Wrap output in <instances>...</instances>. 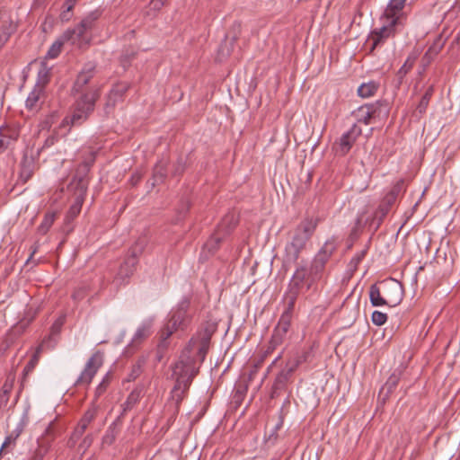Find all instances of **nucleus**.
I'll return each mask as SVG.
<instances>
[{
    "label": "nucleus",
    "mask_w": 460,
    "mask_h": 460,
    "mask_svg": "<svg viewBox=\"0 0 460 460\" xmlns=\"http://www.w3.org/2000/svg\"><path fill=\"white\" fill-rule=\"evenodd\" d=\"M336 248L335 239L330 238L314 255L309 267L302 264L297 266L289 282V289L293 295L290 306L294 305V300L298 294L309 290L323 279L325 265Z\"/></svg>",
    "instance_id": "nucleus-1"
},
{
    "label": "nucleus",
    "mask_w": 460,
    "mask_h": 460,
    "mask_svg": "<svg viewBox=\"0 0 460 460\" xmlns=\"http://www.w3.org/2000/svg\"><path fill=\"white\" fill-rule=\"evenodd\" d=\"M172 369V376L175 378V385L171 392V399L178 406L183 400L192 379L198 374L199 367L193 366V359L185 352L181 355Z\"/></svg>",
    "instance_id": "nucleus-2"
},
{
    "label": "nucleus",
    "mask_w": 460,
    "mask_h": 460,
    "mask_svg": "<svg viewBox=\"0 0 460 460\" xmlns=\"http://www.w3.org/2000/svg\"><path fill=\"white\" fill-rule=\"evenodd\" d=\"M317 224V219L307 217L296 226L285 246L284 261L286 263H295L299 259L306 243L314 233Z\"/></svg>",
    "instance_id": "nucleus-3"
},
{
    "label": "nucleus",
    "mask_w": 460,
    "mask_h": 460,
    "mask_svg": "<svg viewBox=\"0 0 460 460\" xmlns=\"http://www.w3.org/2000/svg\"><path fill=\"white\" fill-rule=\"evenodd\" d=\"M99 16L98 11L91 12L76 26L66 29L61 35L62 40L75 49L87 48L92 40L91 31Z\"/></svg>",
    "instance_id": "nucleus-4"
},
{
    "label": "nucleus",
    "mask_w": 460,
    "mask_h": 460,
    "mask_svg": "<svg viewBox=\"0 0 460 460\" xmlns=\"http://www.w3.org/2000/svg\"><path fill=\"white\" fill-rule=\"evenodd\" d=\"M100 96L99 89L91 88L82 93L75 102L71 115L63 119V125L79 126L82 125L93 111L95 102Z\"/></svg>",
    "instance_id": "nucleus-5"
},
{
    "label": "nucleus",
    "mask_w": 460,
    "mask_h": 460,
    "mask_svg": "<svg viewBox=\"0 0 460 460\" xmlns=\"http://www.w3.org/2000/svg\"><path fill=\"white\" fill-rule=\"evenodd\" d=\"M379 22L380 27L373 30L368 36L367 42L370 44L371 51L383 45L389 38L394 37L404 27L395 23L394 20H389L383 16H380Z\"/></svg>",
    "instance_id": "nucleus-6"
},
{
    "label": "nucleus",
    "mask_w": 460,
    "mask_h": 460,
    "mask_svg": "<svg viewBox=\"0 0 460 460\" xmlns=\"http://www.w3.org/2000/svg\"><path fill=\"white\" fill-rule=\"evenodd\" d=\"M144 245L145 242L142 241L140 243H137L134 247L131 248L129 254L120 265L118 273L114 278V282L116 285H124L128 283V279L133 275L136 270L137 256L143 251Z\"/></svg>",
    "instance_id": "nucleus-7"
},
{
    "label": "nucleus",
    "mask_w": 460,
    "mask_h": 460,
    "mask_svg": "<svg viewBox=\"0 0 460 460\" xmlns=\"http://www.w3.org/2000/svg\"><path fill=\"white\" fill-rule=\"evenodd\" d=\"M88 181L84 176L75 177L69 185V189L74 192V202L66 214V220H73L81 211L84 200Z\"/></svg>",
    "instance_id": "nucleus-8"
},
{
    "label": "nucleus",
    "mask_w": 460,
    "mask_h": 460,
    "mask_svg": "<svg viewBox=\"0 0 460 460\" xmlns=\"http://www.w3.org/2000/svg\"><path fill=\"white\" fill-rule=\"evenodd\" d=\"M189 305V301L183 299L179 303L177 308L172 312L169 323L162 332V338L164 340L168 339L174 331L183 329L186 326L189 321V315L187 314Z\"/></svg>",
    "instance_id": "nucleus-9"
},
{
    "label": "nucleus",
    "mask_w": 460,
    "mask_h": 460,
    "mask_svg": "<svg viewBox=\"0 0 460 460\" xmlns=\"http://www.w3.org/2000/svg\"><path fill=\"white\" fill-rule=\"evenodd\" d=\"M210 342V334L207 332L199 333L193 337L181 355L187 352L193 359V366L196 367V358L202 362L205 359Z\"/></svg>",
    "instance_id": "nucleus-10"
},
{
    "label": "nucleus",
    "mask_w": 460,
    "mask_h": 460,
    "mask_svg": "<svg viewBox=\"0 0 460 460\" xmlns=\"http://www.w3.org/2000/svg\"><path fill=\"white\" fill-rule=\"evenodd\" d=\"M102 364L103 354L100 351L93 353L87 360L83 371L76 379L75 384L78 385H88Z\"/></svg>",
    "instance_id": "nucleus-11"
},
{
    "label": "nucleus",
    "mask_w": 460,
    "mask_h": 460,
    "mask_svg": "<svg viewBox=\"0 0 460 460\" xmlns=\"http://www.w3.org/2000/svg\"><path fill=\"white\" fill-rule=\"evenodd\" d=\"M290 319L289 312L286 311L282 314L278 324L274 328L266 354L271 353L277 347L282 344L290 327Z\"/></svg>",
    "instance_id": "nucleus-12"
},
{
    "label": "nucleus",
    "mask_w": 460,
    "mask_h": 460,
    "mask_svg": "<svg viewBox=\"0 0 460 460\" xmlns=\"http://www.w3.org/2000/svg\"><path fill=\"white\" fill-rule=\"evenodd\" d=\"M361 134V128L358 126V124H353L352 127L347 132L343 133L340 139L335 143L336 153L340 155H347Z\"/></svg>",
    "instance_id": "nucleus-13"
},
{
    "label": "nucleus",
    "mask_w": 460,
    "mask_h": 460,
    "mask_svg": "<svg viewBox=\"0 0 460 460\" xmlns=\"http://www.w3.org/2000/svg\"><path fill=\"white\" fill-rule=\"evenodd\" d=\"M407 0H390L381 16L394 20L395 23L405 25L407 15L404 12Z\"/></svg>",
    "instance_id": "nucleus-14"
},
{
    "label": "nucleus",
    "mask_w": 460,
    "mask_h": 460,
    "mask_svg": "<svg viewBox=\"0 0 460 460\" xmlns=\"http://www.w3.org/2000/svg\"><path fill=\"white\" fill-rule=\"evenodd\" d=\"M382 105L378 102L362 105L354 111L358 123L371 124L380 116Z\"/></svg>",
    "instance_id": "nucleus-15"
},
{
    "label": "nucleus",
    "mask_w": 460,
    "mask_h": 460,
    "mask_svg": "<svg viewBox=\"0 0 460 460\" xmlns=\"http://www.w3.org/2000/svg\"><path fill=\"white\" fill-rule=\"evenodd\" d=\"M383 293L386 305L390 307L399 305L403 297L402 287L398 281L394 280L385 284Z\"/></svg>",
    "instance_id": "nucleus-16"
},
{
    "label": "nucleus",
    "mask_w": 460,
    "mask_h": 460,
    "mask_svg": "<svg viewBox=\"0 0 460 460\" xmlns=\"http://www.w3.org/2000/svg\"><path fill=\"white\" fill-rule=\"evenodd\" d=\"M95 70V65L92 62L86 63L79 74L74 83L73 92L81 93L84 90V87L88 84L91 78L93 76Z\"/></svg>",
    "instance_id": "nucleus-17"
},
{
    "label": "nucleus",
    "mask_w": 460,
    "mask_h": 460,
    "mask_svg": "<svg viewBox=\"0 0 460 460\" xmlns=\"http://www.w3.org/2000/svg\"><path fill=\"white\" fill-rule=\"evenodd\" d=\"M52 424L50 423L45 429L44 435L38 439V447L31 457V460H43L50 447L52 437Z\"/></svg>",
    "instance_id": "nucleus-18"
},
{
    "label": "nucleus",
    "mask_w": 460,
    "mask_h": 460,
    "mask_svg": "<svg viewBox=\"0 0 460 460\" xmlns=\"http://www.w3.org/2000/svg\"><path fill=\"white\" fill-rule=\"evenodd\" d=\"M18 132L16 129L9 127L0 128V155L3 154L9 146L17 139Z\"/></svg>",
    "instance_id": "nucleus-19"
},
{
    "label": "nucleus",
    "mask_w": 460,
    "mask_h": 460,
    "mask_svg": "<svg viewBox=\"0 0 460 460\" xmlns=\"http://www.w3.org/2000/svg\"><path fill=\"white\" fill-rule=\"evenodd\" d=\"M127 90L126 84L121 83L114 85L108 95L107 106H114L117 102L121 100Z\"/></svg>",
    "instance_id": "nucleus-20"
},
{
    "label": "nucleus",
    "mask_w": 460,
    "mask_h": 460,
    "mask_svg": "<svg viewBox=\"0 0 460 460\" xmlns=\"http://www.w3.org/2000/svg\"><path fill=\"white\" fill-rule=\"evenodd\" d=\"M378 87V83L375 81L363 83L358 88V94L362 98H369L376 93Z\"/></svg>",
    "instance_id": "nucleus-21"
},
{
    "label": "nucleus",
    "mask_w": 460,
    "mask_h": 460,
    "mask_svg": "<svg viewBox=\"0 0 460 460\" xmlns=\"http://www.w3.org/2000/svg\"><path fill=\"white\" fill-rule=\"evenodd\" d=\"M43 89L39 86H34L32 91L29 93L26 99V108L32 111L38 108V102L43 94Z\"/></svg>",
    "instance_id": "nucleus-22"
},
{
    "label": "nucleus",
    "mask_w": 460,
    "mask_h": 460,
    "mask_svg": "<svg viewBox=\"0 0 460 460\" xmlns=\"http://www.w3.org/2000/svg\"><path fill=\"white\" fill-rule=\"evenodd\" d=\"M51 68L47 66L45 62H41L40 67L37 75V82L35 86H39L44 90L45 85L48 84L50 76Z\"/></svg>",
    "instance_id": "nucleus-23"
},
{
    "label": "nucleus",
    "mask_w": 460,
    "mask_h": 460,
    "mask_svg": "<svg viewBox=\"0 0 460 460\" xmlns=\"http://www.w3.org/2000/svg\"><path fill=\"white\" fill-rule=\"evenodd\" d=\"M369 299L373 306L386 305L384 293L381 294L379 288L376 285H372L369 289Z\"/></svg>",
    "instance_id": "nucleus-24"
},
{
    "label": "nucleus",
    "mask_w": 460,
    "mask_h": 460,
    "mask_svg": "<svg viewBox=\"0 0 460 460\" xmlns=\"http://www.w3.org/2000/svg\"><path fill=\"white\" fill-rule=\"evenodd\" d=\"M292 372V367L280 371L275 378L273 385L274 390H282L286 386L289 377L291 376Z\"/></svg>",
    "instance_id": "nucleus-25"
},
{
    "label": "nucleus",
    "mask_w": 460,
    "mask_h": 460,
    "mask_svg": "<svg viewBox=\"0 0 460 460\" xmlns=\"http://www.w3.org/2000/svg\"><path fill=\"white\" fill-rule=\"evenodd\" d=\"M13 31L12 22L4 20L0 22V49L5 44Z\"/></svg>",
    "instance_id": "nucleus-26"
},
{
    "label": "nucleus",
    "mask_w": 460,
    "mask_h": 460,
    "mask_svg": "<svg viewBox=\"0 0 460 460\" xmlns=\"http://www.w3.org/2000/svg\"><path fill=\"white\" fill-rule=\"evenodd\" d=\"M152 326V321L148 320L144 322L136 331L135 335L132 339V343L138 342L142 339L148 336Z\"/></svg>",
    "instance_id": "nucleus-27"
},
{
    "label": "nucleus",
    "mask_w": 460,
    "mask_h": 460,
    "mask_svg": "<svg viewBox=\"0 0 460 460\" xmlns=\"http://www.w3.org/2000/svg\"><path fill=\"white\" fill-rule=\"evenodd\" d=\"M442 46L439 44V42H435L429 48V49L426 51L422 58L424 67L427 66L432 61V59L438 54Z\"/></svg>",
    "instance_id": "nucleus-28"
},
{
    "label": "nucleus",
    "mask_w": 460,
    "mask_h": 460,
    "mask_svg": "<svg viewBox=\"0 0 460 460\" xmlns=\"http://www.w3.org/2000/svg\"><path fill=\"white\" fill-rule=\"evenodd\" d=\"M22 431V425H18L8 436H6L4 441L3 445H2V447L0 449V453L4 448L8 447L9 446L14 445L16 439L21 435Z\"/></svg>",
    "instance_id": "nucleus-29"
},
{
    "label": "nucleus",
    "mask_w": 460,
    "mask_h": 460,
    "mask_svg": "<svg viewBox=\"0 0 460 460\" xmlns=\"http://www.w3.org/2000/svg\"><path fill=\"white\" fill-rule=\"evenodd\" d=\"M66 44L65 41L62 40V37L60 36L52 45L49 47L46 58H56L61 52L62 46Z\"/></svg>",
    "instance_id": "nucleus-30"
},
{
    "label": "nucleus",
    "mask_w": 460,
    "mask_h": 460,
    "mask_svg": "<svg viewBox=\"0 0 460 460\" xmlns=\"http://www.w3.org/2000/svg\"><path fill=\"white\" fill-rule=\"evenodd\" d=\"M54 220H55L54 213L46 214L42 222L40 223V225L38 227L39 233L41 234H45L49 230L51 226L53 225Z\"/></svg>",
    "instance_id": "nucleus-31"
},
{
    "label": "nucleus",
    "mask_w": 460,
    "mask_h": 460,
    "mask_svg": "<svg viewBox=\"0 0 460 460\" xmlns=\"http://www.w3.org/2000/svg\"><path fill=\"white\" fill-rule=\"evenodd\" d=\"M141 397V390L135 389L133 390L128 396L126 402H124V410H130L140 399Z\"/></svg>",
    "instance_id": "nucleus-32"
},
{
    "label": "nucleus",
    "mask_w": 460,
    "mask_h": 460,
    "mask_svg": "<svg viewBox=\"0 0 460 460\" xmlns=\"http://www.w3.org/2000/svg\"><path fill=\"white\" fill-rule=\"evenodd\" d=\"M432 93H433V88L430 86L427 91L426 93H424V95L421 97L418 106H417V110L420 113H423L425 112L428 105H429V100H430V97L432 95Z\"/></svg>",
    "instance_id": "nucleus-33"
},
{
    "label": "nucleus",
    "mask_w": 460,
    "mask_h": 460,
    "mask_svg": "<svg viewBox=\"0 0 460 460\" xmlns=\"http://www.w3.org/2000/svg\"><path fill=\"white\" fill-rule=\"evenodd\" d=\"M111 381V373L108 372L95 389V398L100 397L107 389Z\"/></svg>",
    "instance_id": "nucleus-34"
},
{
    "label": "nucleus",
    "mask_w": 460,
    "mask_h": 460,
    "mask_svg": "<svg viewBox=\"0 0 460 460\" xmlns=\"http://www.w3.org/2000/svg\"><path fill=\"white\" fill-rule=\"evenodd\" d=\"M371 320L375 325L381 326L386 323L387 315L383 312L376 310L372 313Z\"/></svg>",
    "instance_id": "nucleus-35"
},
{
    "label": "nucleus",
    "mask_w": 460,
    "mask_h": 460,
    "mask_svg": "<svg viewBox=\"0 0 460 460\" xmlns=\"http://www.w3.org/2000/svg\"><path fill=\"white\" fill-rule=\"evenodd\" d=\"M165 176L164 164H157L155 167L154 171V182L153 185L157 184L159 182H162L164 181V178Z\"/></svg>",
    "instance_id": "nucleus-36"
},
{
    "label": "nucleus",
    "mask_w": 460,
    "mask_h": 460,
    "mask_svg": "<svg viewBox=\"0 0 460 460\" xmlns=\"http://www.w3.org/2000/svg\"><path fill=\"white\" fill-rule=\"evenodd\" d=\"M32 170L31 168V164L26 162L22 163V169L20 172V179L22 181L26 182L31 176Z\"/></svg>",
    "instance_id": "nucleus-37"
},
{
    "label": "nucleus",
    "mask_w": 460,
    "mask_h": 460,
    "mask_svg": "<svg viewBox=\"0 0 460 460\" xmlns=\"http://www.w3.org/2000/svg\"><path fill=\"white\" fill-rule=\"evenodd\" d=\"M97 413V407L93 405L83 416L81 421L89 425L91 421L95 418Z\"/></svg>",
    "instance_id": "nucleus-38"
},
{
    "label": "nucleus",
    "mask_w": 460,
    "mask_h": 460,
    "mask_svg": "<svg viewBox=\"0 0 460 460\" xmlns=\"http://www.w3.org/2000/svg\"><path fill=\"white\" fill-rule=\"evenodd\" d=\"M9 401V388L6 385L4 386L3 392L0 394V408H4L7 405Z\"/></svg>",
    "instance_id": "nucleus-39"
},
{
    "label": "nucleus",
    "mask_w": 460,
    "mask_h": 460,
    "mask_svg": "<svg viewBox=\"0 0 460 460\" xmlns=\"http://www.w3.org/2000/svg\"><path fill=\"white\" fill-rule=\"evenodd\" d=\"M228 226L229 227H234L236 225V219L234 214L226 215L222 222V226Z\"/></svg>",
    "instance_id": "nucleus-40"
},
{
    "label": "nucleus",
    "mask_w": 460,
    "mask_h": 460,
    "mask_svg": "<svg viewBox=\"0 0 460 460\" xmlns=\"http://www.w3.org/2000/svg\"><path fill=\"white\" fill-rule=\"evenodd\" d=\"M87 427H88V425L86 423H84L83 421L80 420L78 426L75 429L74 437H75V438L81 437L84 434V432L85 431V429H87Z\"/></svg>",
    "instance_id": "nucleus-41"
},
{
    "label": "nucleus",
    "mask_w": 460,
    "mask_h": 460,
    "mask_svg": "<svg viewBox=\"0 0 460 460\" xmlns=\"http://www.w3.org/2000/svg\"><path fill=\"white\" fill-rule=\"evenodd\" d=\"M389 208H388V205H385L384 202L378 207L377 210H376V216H380V219H382L383 217H385L386 216V214L388 213L389 211Z\"/></svg>",
    "instance_id": "nucleus-42"
},
{
    "label": "nucleus",
    "mask_w": 460,
    "mask_h": 460,
    "mask_svg": "<svg viewBox=\"0 0 460 460\" xmlns=\"http://www.w3.org/2000/svg\"><path fill=\"white\" fill-rule=\"evenodd\" d=\"M166 0H152L150 3V6L155 11L160 10L165 4Z\"/></svg>",
    "instance_id": "nucleus-43"
},
{
    "label": "nucleus",
    "mask_w": 460,
    "mask_h": 460,
    "mask_svg": "<svg viewBox=\"0 0 460 460\" xmlns=\"http://www.w3.org/2000/svg\"><path fill=\"white\" fill-rule=\"evenodd\" d=\"M40 350H41V347H39L37 349V351H36L35 355L33 356V358L31 359L29 364L27 365L26 369H31V368L34 367L35 364L38 361V355L40 352Z\"/></svg>",
    "instance_id": "nucleus-44"
},
{
    "label": "nucleus",
    "mask_w": 460,
    "mask_h": 460,
    "mask_svg": "<svg viewBox=\"0 0 460 460\" xmlns=\"http://www.w3.org/2000/svg\"><path fill=\"white\" fill-rule=\"evenodd\" d=\"M94 161V152L93 151H91L90 152V158L86 161L84 162V169L85 171H88L89 170V167L91 166V164L93 163Z\"/></svg>",
    "instance_id": "nucleus-45"
},
{
    "label": "nucleus",
    "mask_w": 460,
    "mask_h": 460,
    "mask_svg": "<svg viewBox=\"0 0 460 460\" xmlns=\"http://www.w3.org/2000/svg\"><path fill=\"white\" fill-rule=\"evenodd\" d=\"M395 199V197L393 193L387 195L385 198V200H384V203L385 205H388V208H390V206L393 204V202L394 201Z\"/></svg>",
    "instance_id": "nucleus-46"
},
{
    "label": "nucleus",
    "mask_w": 460,
    "mask_h": 460,
    "mask_svg": "<svg viewBox=\"0 0 460 460\" xmlns=\"http://www.w3.org/2000/svg\"><path fill=\"white\" fill-rule=\"evenodd\" d=\"M55 141H56V137H50L47 138V140L45 141L44 146H50L54 145Z\"/></svg>",
    "instance_id": "nucleus-47"
},
{
    "label": "nucleus",
    "mask_w": 460,
    "mask_h": 460,
    "mask_svg": "<svg viewBox=\"0 0 460 460\" xmlns=\"http://www.w3.org/2000/svg\"><path fill=\"white\" fill-rule=\"evenodd\" d=\"M66 3L67 4L66 13H68L73 9V7L75 4V0H66Z\"/></svg>",
    "instance_id": "nucleus-48"
},
{
    "label": "nucleus",
    "mask_w": 460,
    "mask_h": 460,
    "mask_svg": "<svg viewBox=\"0 0 460 460\" xmlns=\"http://www.w3.org/2000/svg\"><path fill=\"white\" fill-rule=\"evenodd\" d=\"M412 62L407 66V62H405L402 67L400 68V72L407 73V71L411 67Z\"/></svg>",
    "instance_id": "nucleus-49"
},
{
    "label": "nucleus",
    "mask_w": 460,
    "mask_h": 460,
    "mask_svg": "<svg viewBox=\"0 0 460 460\" xmlns=\"http://www.w3.org/2000/svg\"><path fill=\"white\" fill-rule=\"evenodd\" d=\"M386 385H390L389 390H391L395 385V380H393V381L391 380V381L387 382Z\"/></svg>",
    "instance_id": "nucleus-50"
},
{
    "label": "nucleus",
    "mask_w": 460,
    "mask_h": 460,
    "mask_svg": "<svg viewBox=\"0 0 460 460\" xmlns=\"http://www.w3.org/2000/svg\"><path fill=\"white\" fill-rule=\"evenodd\" d=\"M63 323V320L62 319H59L57 321V323H55V326H60L61 324Z\"/></svg>",
    "instance_id": "nucleus-51"
},
{
    "label": "nucleus",
    "mask_w": 460,
    "mask_h": 460,
    "mask_svg": "<svg viewBox=\"0 0 460 460\" xmlns=\"http://www.w3.org/2000/svg\"><path fill=\"white\" fill-rule=\"evenodd\" d=\"M62 17H63V19H66V20L69 19L68 17H66V12L63 13Z\"/></svg>",
    "instance_id": "nucleus-52"
},
{
    "label": "nucleus",
    "mask_w": 460,
    "mask_h": 460,
    "mask_svg": "<svg viewBox=\"0 0 460 460\" xmlns=\"http://www.w3.org/2000/svg\"><path fill=\"white\" fill-rule=\"evenodd\" d=\"M407 62V66H409V65L411 63V61L410 62V58L406 60ZM412 63H413V60H412Z\"/></svg>",
    "instance_id": "nucleus-53"
},
{
    "label": "nucleus",
    "mask_w": 460,
    "mask_h": 460,
    "mask_svg": "<svg viewBox=\"0 0 460 460\" xmlns=\"http://www.w3.org/2000/svg\"><path fill=\"white\" fill-rule=\"evenodd\" d=\"M73 296L75 299H77V298H79V294H75Z\"/></svg>",
    "instance_id": "nucleus-54"
}]
</instances>
